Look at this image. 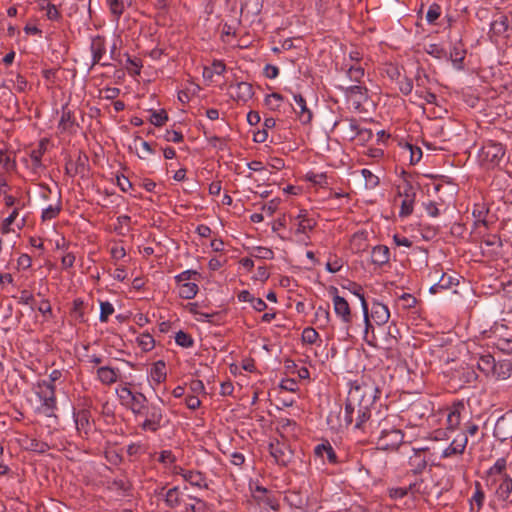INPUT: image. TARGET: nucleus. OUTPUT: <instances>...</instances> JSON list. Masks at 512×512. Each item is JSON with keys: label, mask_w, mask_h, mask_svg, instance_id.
Returning a JSON list of instances; mask_svg holds the SVG:
<instances>
[{"label": "nucleus", "mask_w": 512, "mask_h": 512, "mask_svg": "<svg viewBox=\"0 0 512 512\" xmlns=\"http://www.w3.org/2000/svg\"><path fill=\"white\" fill-rule=\"evenodd\" d=\"M168 120L165 110L154 111L150 115V122L155 126H162Z\"/></svg>", "instance_id": "79ce46f5"}, {"label": "nucleus", "mask_w": 512, "mask_h": 512, "mask_svg": "<svg viewBox=\"0 0 512 512\" xmlns=\"http://www.w3.org/2000/svg\"><path fill=\"white\" fill-rule=\"evenodd\" d=\"M137 417L144 418L140 424L142 430L156 432L162 426L163 411L160 406L151 403L147 404Z\"/></svg>", "instance_id": "7ed1b4c3"}, {"label": "nucleus", "mask_w": 512, "mask_h": 512, "mask_svg": "<svg viewBox=\"0 0 512 512\" xmlns=\"http://www.w3.org/2000/svg\"><path fill=\"white\" fill-rule=\"evenodd\" d=\"M98 379L105 385H110L117 381V372L110 367L104 366L97 370Z\"/></svg>", "instance_id": "393cba45"}, {"label": "nucleus", "mask_w": 512, "mask_h": 512, "mask_svg": "<svg viewBox=\"0 0 512 512\" xmlns=\"http://www.w3.org/2000/svg\"><path fill=\"white\" fill-rule=\"evenodd\" d=\"M499 482L498 487L495 490L497 497L501 500H507L512 492V479L508 475L502 476V478H495L492 483Z\"/></svg>", "instance_id": "f8f14e48"}, {"label": "nucleus", "mask_w": 512, "mask_h": 512, "mask_svg": "<svg viewBox=\"0 0 512 512\" xmlns=\"http://www.w3.org/2000/svg\"><path fill=\"white\" fill-rule=\"evenodd\" d=\"M264 73L267 78L274 79L278 76L279 69L274 65L267 64L264 68Z\"/></svg>", "instance_id": "338daca9"}, {"label": "nucleus", "mask_w": 512, "mask_h": 512, "mask_svg": "<svg viewBox=\"0 0 512 512\" xmlns=\"http://www.w3.org/2000/svg\"><path fill=\"white\" fill-rule=\"evenodd\" d=\"M279 204L280 200L278 198L272 199L271 201L263 205L262 210L269 216H272L278 209Z\"/></svg>", "instance_id": "bf43d9fd"}, {"label": "nucleus", "mask_w": 512, "mask_h": 512, "mask_svg": "<svg viewBox=\"0 0 512 512\" xmlns=\"http://www.w3.org/2000/svg\"><path fill=\"white\" fill-rule=\"evenodd\" d=\"M91 52L93 56V63H99L106 52L105 42L102 37L97 36L92 39Z\"/></svg>", "instance_id": "4be33fe9"}, {"label": "nucleus", "mask_w": 512, "mask_h": 512, "mask_svg": "<svg viewBox=\"0 0 512 512\" xmlns=\"http://www.w3.org/2000/svg\"><path fill=\"white\" fill-rule=\"evenodd\" d=\"M24 447L27 450L36 452V453H45L50 449V446L48 443L38 440L36 438H26L24 440Z\"/></svg>", "instance_id": "b1692460"}, {"label": "nucleus", "mask_w": 512, "mask_h": 512, "mask_svg": "<svg viewBox=\"0 0 512 512\" xmlns=\"http://www.w3.org/2000/svg\"><path fill=\"white\" fill-rule=\"evenodd\" d=\"M0 164L6 169L11 170L15 167V162L11 157L3 150L0 149Z\"/></svg>", "instance_id": "5fc2aeb1"}, {"label": "nucleus", "mask_w": 512, "mask_h": 512, "mask_svg": "<svg viewBox=\"0 0 512 512\" xmlns=\"http://www.w3.org/2000/svg\"><path fill=\"white\" fill-rule=\"evenodd\" d=\"M75 126V117L67 106L62 108V115L58 124L61 132H70Z\"/></svg>", "instance_id": "f3484780"}, {"label": "nucleus", "mask_w": 512, "mask_h": 512, "mask_svg": "<svg viewBox=\"0 0 512 512\" xmlns=\"http://www.w3.org/2000/svg\"><path fill=\"white\" fill-rule=\"evenodd\" d=\"M371 317L377 325L387 323L390 318L388 307L380 302H374L371 308Z\"/></svg>", "instance_id": "ddd939ff"}, {"label": "nucleus", "mask_w": 512, "mask_h": 512, "mask_svg": "<svg viewBox=\"0 0 512 512\" xmlns=\"http://www.w3.org/2000/svg\"><path fill=\"white\" fill-rule=\"evenodd\" d=\"M172 471L175 474H181L182 477L191 485L196 487H206L205 478L198 471L184 470L180 466L174 465Z\"/></svg>", "instance_id": "1a4fd4ad"}, {"label": "nucleus", "mask_w": 512, "mask_h": 512, "mask_svg": "<svg viewBox=\"0 0 512 512\" xmlns=\"http://www.w3.org/2000/svg\"><path fill=\"white\" fill-rule=\"evenodd\" d=\"M294 100L296 102L294 110L299 115L300 121L304 124L309 123L312 119V112L307 108L305 99L302 95L297 94L294 95Z\"/></svg>", "instance_id": "4468645a"}, {"label": "nucleus", "mask_w": 512, "mask_h": 512, "mask_svg": "<svg viewBox=\"0 0 512 512\" xmlns=\"http://www.w3.org/2000/svg\"><path fill=\"white\" fill-rule=\"evenodd\" d=\"M60 212V206L58 205H50L42 212V219L44 221L54 219Z\"/></svg>", "instance_id": "864d4df0"}, {"label": "nucleus", "mask_w": 512, "mask_h": 512, "mask_svg": "<svg viewBox=\"0 0 512 512\" xmlns=\"http://www.w3.org/2000/svg\"><path fill=\"white\" fill-rule=\"evenodd\" d=\"M403 441V434L398 429H383L377 440V446L381 450H395Z\"/></svg>", "instance_id": "423d86ee"}, {"label": "nucleus", "mask_w": 512, "mask_h": 512, "mask_svg": "<svg viewBox=\"0 0 512 512\" xmlns=\"http://www.w3.org/2000/svg\"><path fill=\"white\" fill-rule=\"evenodd\" d=\"M139 344L142 346L144 350H151L154 347V339L149 334H143L139 338Z\"/></svg>", "instance_id": "13d9d810"}, {"label": "nucleus", "mask_w": 512, "mask_h": 512, "mask_svg": "<svg viewBox=\"0 0 512 512\" xmlns=\"http://www.w3.org/2000/svg\"><path fill=\"white\" fill-rule=\"evenodd\" d=\"M413 212V199L408 196L402 201L399 215L407 217Z\"/></svg>", "instance_id": "603ef678"}, {"label": "nucleus", "mask_w": 512, "mask_h": 512, "mask_svg": "<svg viewBox=\"0 0 512 512\" xmlns=\"http://www.w3.org/2000/svg\"><path fill=\"white\" fill-rule=\"evenodd\" d=\"M34 301V296L27 290L20 293L19 302L25 305H31Z\"/></svg>", "instance_id": "774afa93"}, {"label": "nucleus", "mask_w": 512, "mask_h": 512, "mask_svg": "<svg viewBox=\"0 0 512 512\" xmlns=\"http://www.w3.org/2000/svg\"><path fill=\"white\" fill-rule=\"evenodd\" d=\"M478 368L484 372H490L495 368V360L491 355L482 356L478 362Z\"/></svg>", "instance_id": "ea45409f"}, {"label": "nucleus", "mask_w": 512, "mask_h": 512, "mask_svg": "<svg viewBox=\"0 0 512 512\" xmlns=\"http://www.w3.org/2000/svg\"><path fill=\"white\" fill-rule=\"evenodd\" d=\"M468 439L466 434H462L455 438L450 445L442 452V457L447 458L453 455L462 454L467 446Z\"/></svg>", "instance_id": "9b49d317"}, {"label": "nucleus", "mask_w": 512, "mask_h": 512, "mask_svg": "<svg viewBox=\"0 0 512 512\" xmlns=\"http://www.w3.org/2000/svg\"><path fill=\"white\" fill-rule=\"evenodd\" d=\"M346 95L359 107L367 99V89L362 85L349 86L346 88Z\"/></svg>", "instance_id": "dca6fc26"}, {"label": "nucleus", "mask_w": 512, "mask_h": 512, "mask_svg": "<svg viewBox=\"0 0 512 512\" xmlns=\"http://www.w3.org/2000/svg\"><path fill=\"white\" fill-rule=\"evenodd\" d=\"M148 404L147 398L142 393H136L133 399L128 404L131 411L135 416L143 412L144 407Z\"/></svg>", "instance_id": "a878e982"}, {"label": "nucleus", "mask_w": 512, "mask_h": 512, "mask_svg": "<svg viewBox=\"0 0 512 512\" xmlns=\"http://www.w3.org/2000/svg\"><path fill=\"white\" fill-rule=\"evenodd\" d=\"M342 69L346 71L347 76L352 81L359 83L364 77V68L361 64H352L344 61Z\"/></svg>", "instance_id": "412c9836"}, {"label": "nucleus", "mask_w": 512, "mask_h": 512, "mask_svg": "<svg viewBox=\"0 0 512 512\" xmlns=\"http://www.w3.org/2000/svg\"><path fill=\"white\" fill-rule=\"evenodd\" d=\"M151 379L156 384H160L166 379V369L163 361H158L154 364L151 370Z\"/></svg>", "instance_id": "c85d7f7f"}, {"label": "nucleus", "mask_w": 512, "mask_h": 512, "mask_svg": "<svg viewBox=\"0 0 512 512\" xmlns=\"http://www.w3.org/2000/svg\"><path fill=\"white\" fill-rule=\"evenodd\" d=\"M374 388L368 384H353L347 396V410L349 413L357 408L355 428L362 429L370 418V406L375 400Z\"/></svg>", "instance_id": "f257e3e1"}, {"label": "nucleus", "mask_w": 512, "mask_h": 512, "mask_svg": "<svg viewBox=\"0 0 512 512\" xmlns=\"http://www.w3.org/2000/svg\"><path fill=\"white\" fill-rule=\"evenodd\" d=\"M256 252V256L262 259H272L274 256L273 251L269 248L257 247Z\"/></svg>", "instance_id": "69168bd1"}, {"label": "nucleus", "mask_w": 512, "mask_h": 512, "mask_svg": "<svg viewBox=\"0 0 512 512\" xmlns=\"http://www.w3.org/2000/svg\"><path fill=\"white\" fill-rule=\"evenodd\" d=\"M505 155V148L501 143L489 141L481 149V161L488 166H496Z\"/></svg>", "instance_id": "20e7f679"}, {"label": "nucleus", "mask_w": 512, "mask_h": 512, "mask_svg": "<svg viewBox=\"0 0 512 512\" xmlns=\"http://www.w3.org/2000/svg\"><path fill=\"white\" fill-rule=\"evenodd\" d=\"M197 275H198V273L196 271L186 270V271H183L182 273L178 274L175 277V280L180 285L182 283L188 282L189 280L192 279L193 276H197Z\"/></svg>", "instance_id": "4d7b16f0"}, {"label": "nucleus", "mask_w": 512, "mask_h": 512, "mask_svg": "<svg viewBox=\"0 0 512 512\" xmlns=\"http://www.w3.org/2000/svg\"><path fill=\"white\" fill-rule=\"evenodd\" d=\"M425 52L431 55L434 58L441 59L447 57V53L444 48H442L439 44L430 43L425 46Z\"/></svg>", "instance_id": "4c0bfd02"}, {"label": "nucleus", "mask_w": 512, "mask_h": 512, "mask_svg": "<svg viewBox=\"0 0 512 512\" xmlns=\"http://www.w3.org/2000/svg\"><path fill=\"white\" fill-rule=\"evenodd\" d=\"M175 341L179 346H182L185 348L191 347L193 345L192 337L183 331H178L176 333Z\"/></svg>", "instance_id": "37998d69"}, {"label": "nucleus", "mask_w": 512, "mask_h": 512, "mask_svg": "<svg viewBox=\"0 0 512 512\" xmlns=\"http://www.w3.org/2000/svg\"><path fill=\"white\" fill-rule=\"evenodd\" d=\"M315 319L320 326H326L330 321V313L328 308L319 306L315 312Z\"/></svg>", "instance_id": "58836bf2"}, {"label": "nucleus", "mask_w": 512, "mask_h": 512, "mask_svg": "<svg viewBox=\"0 0 512 512\" xmlns=\"http://www.w3.org/2000/svg\"><path fill=\"white\" fill-rule=\"evenodd\" d=\"M361 174L365 180V186L367 188H374L378 185L379 179L368 169H362Z\"/></svg>", "instance_id": "c03bdc74"}, {"label": "nucleus", "mask_w": 512, "mask_h": 512, "mask_svg": "<svg viewBox=\"0 0 512 512\" xmlns=\"http://www.w3.org/2000/svg\"><path fill=\"white\" fill-rule=\"evenodd\" d=\"M298 218L300 221L295 230L296 234H305L307 231L312 230L316 224L313 219L307 218L305 215L299 214Z\"/></svg>", "instance_id": "f704fd0d"}, {"label": "nucleus", "mask_w": 512, "mask_h": 512, "mask_svg": "<svg viewBox=\"0 0 512 512\" xmlns=\"http://www.w3.org/2000/svg\"><path fill=\"white\" fill-rule=\"evenodd\" d=\"M507 461L505 458H499L495 464L489 469L488 475L495 478H502V476L506 475L504 472L506 470Z\"/></svg>", "instance_id": "2f4dec72"}, {"label": "nucleus", "mask_w": 512, "mask_h": 512, "mask_svg": "<svg viewBox=\"0 0 512 512\" xmlns=\"http://www.w3.org/2000/svg\"><path fill=\"white\" fill-rule=\"evenodd\" d=\"M463 404H458L453 407L447 416V423L449 429H456L460 424V410L463 409Z\"/></svg>", "instance_id": "7c9ffc66"}, {"label": "nucleus", "mask_w": 512, "mask_h": 512, "mask_svg": "<svg viewBox=\"0 0 512 512\" xmlns=\"http://www.w3.org/2000/svg\"><path fill=\"white\" fill-rule=\"evenodd\" d=\"M390 252L387 246H375L371 253V260L373 264L382 266L389 261Z\"/></svg>", "instance_id": "a211bd4d"}, {"label": "nucleus", "mask_w": 512, "mask_h": 512, "mask_svg": "<svg viewBox=\"0 0 512 512\" xmlns=\"http://www.w3.org/2000/svg\"><path fill=\"white\" fill-rule=\"evenodd\" d=\"M355 295L359 298V300L361 302V307H362L363 317H364V323H365V336H367L369 329L372 328V324H371L370 319H369L368 304H367L366 299H365V297H364V295L362 293H360L358 291V292H355Z\"/></svg>", "instance_id": "c9c22d12"}, {"label": "nucleus", "mask_w": 512, "mask_h": 512, "mask_svg": "<svg viewBox=\"0 0 512 512\" xmlns=\"http://www.w3.org/2000/svg\"><path fill=\"white\" fill-rule=\"evenodd\" d=\"M407 148L410 151V162L411 164L418 163L422 158V151L419 147H415L411 144H407Z\"/></svg>", "instance_id": "6e6d98bb"}, {"label": "nucleus", "mask_w": 512, "mask_h": 512, "mask_svg": "<svg viewBox=\"0 0 512 512\" xmlns=\"http://www.w3.org/2000/svg\"><path fill=\"white\" fill-rule=\"evenodd\" d=\"M422 481L421 482H415L413 484H410L407 488H395L390 491V496L394 498H402L405 495H407L408 491L411 493H424V494H430V492L426 491V488H421Z\"/></svg>", "instance_id": "6ab92c4d"}, {"label": "nucleus", "mask_w": 512, "mask_h": 512, "mask_svg": "<svg viewBox=\"0 0 512 512\" xmlns=\"http://www.w3.org/2000/svg\"><path fill=\"white\" fill-rule=\"evenodd\" d=\"M495 345L502 352L512 354V338H499Z\"/></svg>", "instance_id": "09e8293b"}, {"label": "nucleus", "mask_w": 512, "mask_h": 512, "mask_svg": "<svg viewBox=\"0 0 512 512\" xmlns=\"http://www.w3.org/2000/svg\"><path fill=\"white\" fill-rule=\"evenodd\" d=\"M175 461H176V457L172 454L171 451L164 450L160 453L159 462H161L165 465H170V464H174Z\"/></svg>", "instance_id": "052dcab7"}, {"label": "nucleus", "mask_w": 512, "mask_h": 512, "mask_svg": "<svg viewBox=\"0 0 512 512\" xmlns=\"http://www.w3.org/2000/svg\"><path fill=\"white\" fill-rule=\"evenodd\" d=\"M454 279L451 276L442 274L440 280L431 286L430 292L436 294L443 289H449L453 285Z\"/></svg>", "instance_id": "72a5a7b5"}, {"label": "nucleus", "mask_w": 512, "mask_h": 512, "mask_svg": "<svg viewBox=\"0 0 512 512\" xmlns=\"http://www.w3.org/2000/svg\"><path fill=\"white\" fill-rule=\"evenodd\" d=\"M185 496L186 494L180 492V490L177 487H173L167 491L165 496V502L167 506L178 511L179 508L182 506V501L184 500Z\"/></svg>", "instance_id": "2eb2a0df"}, {"label": "nucleus", "mask_w": 512, "mask_h": 512, "mask_svg": "<svg viewBox=\"0 0 512 512\" xmlns=\"http://www.w3.org/2000/svg\"><path fill=\"white\" fill-rule=\"evenodd\" d=\"M114 307L109 302H101L100 303V321L106 322L108 320V317L113 314Z\"/></svg>", "instance_id": "de8ad7c7"}, {"label": "nucleus", "mask_w": 512, "mask_h": 512, "mask_svg": "<svg viewBox=\"0 0 512 512\" xmlns=\"http://www.w3.org/2000/svg\"><path fill=\"white\" fill-rule=\"evenodd\" d=\"M329 292L332 295L335 314L344 324L349 325L352 321V313L348 301L344 297L338 295V289L336 287H330Z\"/></svg>", "instance_id": "39448f33"}, {"label": "nucleus", "mask_w": 512, "mask_h": 512, "mask_svg": "<svg viewBox=\"0 0 512 512\" xmlns=\"http://www.w3.org/2000/svg\"><path fill=\"white\" fill-rule=\"evenodd\" d=\"M231 96L238 101L247 102L253 96V88L250 83L239 82L235 86H230Z\"/></svg>", "instance_id": "9d476101"}, {"label": "nucleus", "mask_w": 512, "mask_h": 512, "mask_svg": "<svg viewBox=\"0 0 512 512\" xmlns=\"http://www.w3.org/2000/svg\"><path fill=\"white\" fill-rule=\"evenodd\" d=\"M282 101L283 96L280 95L279 93H272L270 95H267L265 98V104L271 110H278Z\"/></svg>", "instance_id": "a19ab883"}, {"label": "nucleus", "mask_w": 512, "mask_h": 512, "mask_svg": "<svg viewBox=\"0 0 512 512\" xmlns=\"http://www.w3.org/2000/svg\"><path fill=\"white\" fill-rule=\"evenodd\" d=\"M362 53L360 51H358L357 49H353L349 52L348 54V59H345L344 61H347L348 63H352V64H361V60H362Z\"/></svg>", "instance_id": "0e129e2a"}, {"label": "nucleus", "mask_w": 512, "mask_h": 512, "mask_svg": "<svg viewBox=\"0 0 512 512\" xmlns=\"http://www.w3.org/2000/svg\"><path fill=\"white\" fill-rule=\"evenodd\" d=\"M61 376V372L58 370L52 371L50 374V381H42L38 384V396L43 401V406L45 407L46 415H50L51 411L55 408L56 398H55V390H54V382L58 380Z\"/></svg>", "instance_id": "f03ea898"}, {"label": "nucleus", "mask_w": 512, "mask_h": 512, "mask_svg": "<svg viewBox=\"0 0 512 512\" xmlns=\"http://www.w3.org/2000/svg\"><path fill=\"white\" fill-rule=\"evenodd\" d=\"M319 334L318 332L311 327H307L302 332V340L304 343L307 344H314L316 340L318 339Z\"/></svg>", "instance_id": "a18cd8bd"}, {"label": "nucleus", "mask_w": 512, "mask_h": 512, "mask_svg": "<svg viewBox=\"0 0 512 512\" xmlns=\"http://www.w3.org/2000/svg\"><path fill=\"white\" fill-rule=\"evenodd\" d=\"M490 29L496 35L504 34L508 29V18L504 15H500L491 23Z\"/></svg>", "instance_id": "473e14b6"}, {"label": "nucleus", "mask_w": 512, "mask_h": 512, "mask_svg": "<svg viewBox=\"0 0 512 512\" xmlns=\"http://www.w3.org/2000/svg\"><path fill=\"white\" fill-rule=\"evenodd\" d=\"M440 14H441L440 6L437 4H432L427 11L426 20L432 24L439 18Z\"/></svg>", "instance_id": "3c124183"}, {"label": "nucleus", "mask_w": 512, "mask_h": 512, "mask_svg": "<svg viewBox=\"0 0 512 512\" xmlns=\"http://www.w3.org/2000/svg\"><path fill=\"white\" fill-rule=\"evenodd\" d=\"M198 292V285L192 282H186L179 285V296L183 299H192Z\"/></svg>", "instance_id": "cd10ccee"}, {"label": "nucleus", "mask_w": 512, "mask_h": 512, "mask_svg": "<svg viewBox=\"0 0 512 512\" xmlns=\"http://www.w3.org/2000/svg\"><path fill=\"white\" fill-rule=\"evenodd\" d=\"M226 66L222 61H214L210 68H205L203 75L206 73L221 75L225 72Z\"/></svg>", "instance_id": "8fccbe9b"}, {"label": "nucleus", "mask_w": 512, "mask_h": 512, "mask_svg": "<svg viewBox=\"0 0 512 512\" xmlns=\"http://www.w3.org/2000/svg\"><path fill=\"white\" fill-rule=\"evenodd\" d=\"M428 452V447L413 449V455L409 458V466L415 474L421 473L426 468L429 461Z\"/></svg>", "instance_id": "6e6552de"}, {"label": "nucleus", "mask_w": 512, "mask_h": 512, "mask_svg": "<svg viewBox=\"0 0 512 512\" xmlns=\"http://www.w3.org/2000/svg\"><path fill=\"white\" fill-rule=\"evenodd\" d=\"M269 451L275 462L282 466L288 465L292 460V451L284 443H280L278 441L271 442L269 445Z\"/></svg>", "instance_id": "0eeeda50"}, {"label": "nucleus", "mask_w": 512, "mask_h": 512, "mask_svg": "<svg viewBox=\"0 0 512 512\" xmlns=\"http://www.w3.org/2000/svg\"><path fill=\"white\" fill-rule=\"evenodd\" d=\"M449 58L457 69H461L463 60L465 58V51L460 47L455 46L450 51Z\"/></svg>", "instance_id": "e433bc0d"}, {"label": "nucleus", "mask_w": 512, "mask_h": 512, "mask_svg": "<svg viewBox=\"0 0 512 512\" xmlns=\"http://www.w3.org/2000/svg\"><path fill=\"white\" fill-rule=\"evenodd\" d=\"M74 417H75V425H76L77 431L80 434L87 435L89 428H90V423H89V418H88L87 413L85 411H81V412H78L77 414H75Z\"/></svg>", "instance_id": "bb28decb"}, {"label": "nucleus", "mask_w": 512, "mask_h": 512, "mask_svg": "<svg viewBox=\"0 0 512 512\" xmlns=\"http://www.w3.org/2000/svg\"><path fill=\"white\" fill-rule=\"evenodd\" d=\"M164 138L168 142L179 143L183 140V135L178 131L168 130L166 131Z\"/></svg>", "instance_id": "680f3d73"}, {"label": "nucleus", "mask_w": 512, "mask_h": 512, "mask_svg": "<svg viewBox=\"0 0 512 512\" xmlns=\"http://www.w3.org/2000/svg\"><path fill=\"white\" fill-rule=\"evenodd\" d=\"M133 147L139 158L145 159L148 155L152 153V148L150 144L141 138H137L134 140Z\"/></svg>", "instance_id": "c756f323"}, {"label": "nucleus", "mask_w": 512, "mask_h": 512, "mask_svg": "<svg viewBox=\"0 0 512 512\" xmlns=\"http://www.w3.org/2000/svg\"><path fill=\"white\" fill-rule=\"evenodd\" d=\"M136 393L132 392L129 388L123 387L119 391V397L120 399L125 402L127 405L130 403V401L133 399Z\"/></svg>", "instance_id": "e2e57ef3"}, {"label": "nucleus", "mask_w": 512, "mask_h": 512, "mask_svg": "<svg viewBox=\"0 0 512 512\" xmlns=\"http://www.w3.org/2000/svg\"><path fill=\"white\" fill-rule=\"evenodd\" d=\"M111 13L118 19L124 12V4L119 0H107Z\"/></svg>", "instance_id": "49530a36"}, {"label": "nucleus", "mask_w": 512, "mask_h": 512, "mask_svg": "<svg viewBox=\"0 0 512 512\" xmlns=\"http://www.w3.org/2000/svg\"><path fill=\"white\" fill-rule=\"evenodd\" d=\"M204 503L196 498L185 496L182 506L176 512H200L204 509Z\"/></svg>", "instance_id": "aec40b11"}, {"label": "nucleus", "mask_w": 512, "mask_h": 512, "mask_svg": "<svg viewBox=\"0 0 512 512\" xmlns=\"http://www.w3.org/2000/svg\"><path fill=\"white\" fill-rule=\"evenodd\" d=\"M315 454L321 457L323 461L327 459V461L332 464L337 461L336 453L330 444L317 445L315 448Z\"/></svg>", "instance_id": "5701e85b"}]
</instances>
